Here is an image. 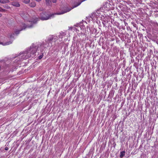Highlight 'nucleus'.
I'll use <instances>...</instances> for the list:
<instances>
[{"instance_id":"f257e3e1","label":"nucleus","mask_w":158,"mask_h":158,"mask_svg":"<svg viewBox=\"0 0 158 158\" xmlns=\"http://www.w3.org/2000/svg\"><path fill=\"white\" fill-rule=\"evenodd\" d=\"M38 48V47L34 46V45H32V46L31 47L29 51H26L22 54H23V55L21 56L22 58L25 59L30 57L31 56V54L33 55L36 52Z\"/></svg>"},{"instance_id":"f03ea898","label":"nucleus","mask_w":158,"mask_h":158,"mask_svg":"<svg viewBox=\"0 0 158 158\" xmlns=\"http://www.w3.org/2000/svg\"><path fill=\"white\" fill-rule=\"evenodd\" d=\"M53 15H49L46 12H42L40 14V19L43 20H47Z\"/></svg>"},{"instance_id":"7ed1b4c3","label":"nucleus","mask_w":158,"mask_h":158,"mask_svg":"<svg viewBox=\"0 0 158 158\" xmlns=\"http://www.w3.org/2000/svg\"><path fill=\"white\" fill-rule=\"evenodd\" d=\"M14 34H11L10 35V36L9 37V38L10 39V40L7 42H5V43H3L2 42H0V44H1L3 45H8L12 43L13 40H12V39H14Z\"/></svg>"},{"instance_id":"20e7f679","label":"nucleus","mask_w":158,"mask_h":158,"mask_svg":"<svg viewBox=\"0 0 158 158\" xmlns=\"http://www.w3.org/2000/svg\"><path fill=\"white\" fill-rule=\"evenodd\" d=\"M21 29L19 30H17L15 32V33L16 34H18L19 33V32L21 31L22 30H23L25 29V28H26L28 27H31V26H27L24 23H22V25H21Z\"/></svg>"},{"instance_id":"39448f33","label":"nucleus","mask_w":158,"mask_h":158,"mask_svg":"<svg viewBox=\"0 0 158 158\" xmlns=\"http://www.w3.org/2000/svg\"><path fill=\"white\" fill-rule=\"evenodd\" d=\"M12 5L16 7H19L20 6L18 2H13L12 3Z\"/></svg>"},{"instance_id":"423d86ee","label":"nucleus","mask_w":158,"mask_h":158,"mask_svg":"<svg viewBox=\"0 0 158 158\" xmlns=\"http://www.w3.org/2000/svg\"><path fill=\"white\" fill-rule=\"evenodd\" d=\"M9 2V0H0V2L2 4L8 3Z\"/></svg>"},{"instance_id":"0eeeda50","label":"nucleus","mask_w":158,"mask_h":158,"mask_svg":"<svg viewBox=\"0 0 158 158\" xmlns=\"http://www.w3.org/2000/svg\"><path fill=\"white\" fill-rule=\"evenodd\" d=\"M125 152L124 151H122L120 153V157L122 158L125 155Z\"/></svg>"},{"instance_id":"6e6552de","label":"nucleus","mask_w":158,"mask_h":158,"mask_svg":"<svg viewBox=\"0 0 158 158\" xmlns=\"http://www.w3.org/2000/svg\"><path fill=\"white\" fill-rule=\"evenodd\" d=\"M30 6L32 7H34L35 6V3H32L30 4Z\"/></svg>"},{"instance_id":"1a4fd4ad","label":"nucleus","mask_w":158,"mask_h":158,"mask_svg":"<svg viewBox=\"0 0 158 158\" xmlns=\"http://www.w3.org/2000/svg\"><path fill=\"white\" fill-rule=\"evenodd\" d=\"M30 0H23V2L25 3H28L30 2Z\"/></svg>"},{"instance_id":"9d476101","label":"nucleus","mask_w":158,"mask_h":158,"mask_svg":"<svg viewBox=\"0 0 158 158\" xmlns=\"http://www.w3.org/2000/svg\"><path fill=\"white\" fill-rule=\"evenodd\" d=\"M6 10L3 9L1 7H0V12H5Z\"/></svg>"},{"instance_id":"9b49d317","label":"nucleus","mask_w":158,"mask_h":158,"mask_svg":"<svg viewBox=\"0 0 158 158\" xmlns=\"http://www.w3.org/2000/svg\"><path fill=\"white\" fill-rule=\"evenodd\" d=\"M39 20H40L39 18H37V20L36 21H35V20L34 21H33V23H36L37 21Z\"/></svg>"},{"instance_id":"f8f14e48","label":"nucleus","mask_w":158,"mask_h":158,"mask_svg":"<svg viewBox=\"0 0 158 158\" xmlns=\"http://www.w3.org/2000/svg\"><path fill=\"white\" fill-rule=\"evenodd\" d=\"M47 3V4H49L51 2V1L49 0H45Z\"/></svg>"},{"instance_id":"ddd939ff","label":"nucleus","mask_w":158,"mask_h":158,"mask_svg":"<svg viewBox=\"0 0 158 158\" xmlns=\"http://www.w3.org/2000/svg\"><path fill=\"white\" fill-rule=\"evenodd\" d=\"M53 39V37L52 36H51L50 38L48 39V40L49 41H52Z\"/></svg>"},{"instance_id":"4468645a","label":"nucleus","mask_w":158,"mask_h":158,"mask_svg":"<svg viewBox=\"0 0 158 158\" xmlns=\"http://www.w3.org/2000/svg\"><path fill=\"white\" fill-rule=\"evenodd\" d=\"M42 57H43V56L42 55H40L39 57V59H41L42 58Z\"/></svg>"},{"instance_id":"2eb2a0df","label":"nucleus","mask_w":158,"mask_h":158,"mask_svg":"<svg viewBox=\"0 0 158 158\" xmlns=\"http://www.w3.org/2000/svg\"><path fill=\"white\" fill-rule=\"evenodd\" d=\"M52 1L53 3H55L56 2V0H52Z\"/></svg>"},{"instance_id":"dca6fc26","label":"nucleus","mask_w":158,"mask_h":158,"mask_svg":"<svg viewBox=\"0 0 158 158\" xmlns=\"http://www.w3.org/2000/svg\"><path fill=\"white\" fill-rule=\"evenodd\" d=\"M5 149L6 150H8V147H6Z\"/></svg>"},{"instance_id":"f3484780","label":"nucleus","mask_w":158,"mask_h":158,"mask_svg":"<svg viewBox=\"0 0 158 158\" xmlns=\"http://www.w3.org/2000/svg\"><path fill=\"white\" fill-rule=\"evenodd\" d=\"M2 16V14H0V17H1Z\"/></svg>"},{"instance_id":"a211bd4d","label":"nucleus","mask_w":158,"mask_h":158,"mask_svg":"<svg viewBox=\"0 0 158 158\" xmlns=\"http://www.w3.org/2000/svg\"><path fill=\"white\" fill-rule=\"evenodd\" d=\"M21 55V54L20 53V54H19V55L18 56H20Z\"/></svg>"}]
</instances>
